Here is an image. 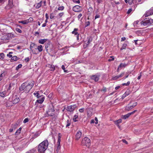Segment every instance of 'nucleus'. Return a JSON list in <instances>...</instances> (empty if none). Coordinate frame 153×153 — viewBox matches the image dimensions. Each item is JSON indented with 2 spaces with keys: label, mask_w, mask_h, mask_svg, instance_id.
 <instances>
[{
  "label": "nucleus",
  "mask_w": 153,
  "mask_h": 153,
  "mask_svg": "<svg viewBox=\"0 0 153 153\" xmlns=\"http://www.w3.org/2000/svg\"><path fill=\"white\" fill-rule=\"evenodd\" d=\"M78 117V115L76 114L74 115V118L73 119V120L74 122H76L77 121V120H76V119Z\"/></svg>",
  "instance_id": "obj_35"
},
{
  "label": "nucleus",
  "mask_w": 153,
  "mask_h": 153,
  "mask_svg": "<svg viewBox=\"0 0 153 153\" xmlns=\"http://www.w3.org/2000/svg\"><path fill=\"white\" fill-rule=\"evenodd\" d=\"M111 58L112 59H108V61L109 62H111L112 61H114V56H111Z\"/></svg>",
  "instance_id": "obj_50"
},
{
  "label": "nucleus",
  "mask_w": 153,
  "mask_h": 153,
  "mask_svg": "<svg viewBox=\"0 0 153 153\" xmlns=\"http://www.w3.org/2000/svg\"><path fill=\"white\" fill-rule=\"evenodd\" d=\"M41 97L40 99L36 100L35 103L36 104V103H38L39 104H42L44 101L45 97L43 95L41 96V97Z\"/></svg>",
  "instance_id": "obj_13"
},
{
  "label": "nucleus",
  "mask_w": 153,
  "mask_h": 153,
  "mask_svg": "<svg viewBox=\"0 0 153 153\" xmlns=\"http://www.w3.org/2000/svg\"><path fill=\"white\" fill-rule=\"evenodd\" d=\"M122 141L123 143H125L126 144H128V142L125 140H123Z\"/></svg>",
  "instance_id": "obj_62"
},
{
  "label": "nucleus",
  "mask_w": 153,
  "mask_h": 153,
  "mask_svg": "<svg viewBox=\"0 0 153 153\" xmlns=\"http://www.w3.org/2000/svg\"><path fill=\"white\" fill-rule=\"evenodd\" d=\"M127 65V64L126 63H124L123 64L122 63H121L120 64V65H119V68H121L122 67H125Z\"/></svg>",
  "instance_id": "obj_31"
},
{
  "label": "nucleus",
  "mask_w": 153,
  "mask_h": 153,
  "mask_svg": "<svg viewBox=\"0 0 153 153\" xmlns=\"http://www.w3.org/2000/svg\"><path fill=\"white\" fill-rule=\"evenodd\" d=\"M66 122L67 123V124L66 125V127H67L70 126L71 124V123L68 120H67Z\"/></svg>",
  "instance_id": "obj_42"
},
{
  "label": "nucleus",
  "mask_w": 153,
  "mask_h": 153,
  "mask_svg": "<svg viewBox=\"0 0 153 153\" xmlns=\"http://www.w3.org/2000/svg\"><path fill=\"white\" fill-rule=\"evenodd\" d=\"M8 5L10 8H12L13 6V4L12 0L8 1Z\"/></svg>",
  "instance_id": "obj_26"
},
{
  "label": "nucleus",
  "mask_w": 153,
  "mask_h": 153,
  "mask_svg": "<svg viewBox=\"0 0 153 153\" xmlns=\"http://www.w3.org/2000/svg\"><path fill=\"white\" fill-rule=\"evenodd\" d=\"M48 67L50 68V70L51 71H54L55 70V68L54 66L52 65H48Z\"/></svg>",
  "instance_id": "obj_23"
},
{
  "label": "nucleus",
  "mask_w": 153,
  "mask_h": 153,
  "mask_svg": "<svg viewBox=\"0 0 153 153\" xmlns=\"http://www.w3.org/2000/svg\"><path fill=\"white\" fill-rule=\"evenodd\" d=\"M78 30H79L78 28H75L73 31H72V33L74 34L75 35H79V34L78 32Z\"/></svg>",
  "instance_id": "obj_21"
},
{
  "label": "nucleus",
  "mask_w": 153,
  "mask_h": 153,
  "mask_svg": "<svg viewBox=\"0 0 153 153\" xmlns=\"http://www.w3.org/2000/svg\"><path fill=\"white\" fill-rule=\"evenodd\" d=\"M48 143L47 140H45L40 143L38 147L39 152L44 153L48 148Z\"/></svg>",
  "instance_id": "obj_2"
},
{
  "label": "nucleus",
  "mask_w": 153,
  "mask_h": 153,
  "mask_svg": "<svg viewBox=\"0 0 153 153\" xmlns=\"http://www.w3.org/2000/svg\"><path fill=\"white\" fill-rule=\"evenodd\" d=\"M30 49L31 50V51L33 54H37V53L36 52L37 51V46H36V47Z\"/></svg>",
  "instance_id": "obj_22"
},
{
  "label": "nucleus",
  "mask_w": 153,
  "mask_h": 153,
  "mask_svg": "<svg viewBox=\"0 0 153 153\" xmlns=\"http://www.w3.org/2000/svg\"><path fill=\"white\" fill-rule=\"evenodd\" d=\"M62 68L64 70V71L65 72H67V71L65 70V67L64 65H62Z\"/></svg>",
  "instance_id": "obj_52"
},
{
  "label": "nucleus",
  "mask_w": 153,
  "mask_h": 153,
  "mask_svg": "<svg viewBox=\"0 0 153 153\" xmlns=\"http://www.w3.org/2000/svg\"><path fill=\"white\" fill-rule=\"evenodd\" d=\"M137 111V110H135L134 111H133L127 114H126L124 115H123L122 116V118L124 120H126V119L128 118L129 117V116L133 114H134V113L136 112Z\"/></svg>",
  "instance_id": "obj_7"
},
{
  "label": "nucleus",
  "mask_w": 153,
  "mask_h": 153,
  "mask_svg": "<svg viewBox=\"0 0 153 153\" xmlns=\"http://www.w3.org/2000/svg\"><path fill=\"white\" fill-rule=\"evenodd\" d=\"M5 74L4 72H2L0 75V81H1L3 79V76H5Z\"/></svg>",
  "instance_id": "obj_33"
},
{
  "label": "nucleus",
  "mask_w": 153,
  "mask_h": 153,
  "mask_svg": "<svg viewBox=\"0 0 153 153\" xmlns=\"http://www.w3.org/2000/svg\"><path fill=\"white\" fill-rule=\"evenodd\" d=\"M74 2L76 3L79 4L80 3V1L79 0H72Z\"/></svg>",
  "instance_id": "obj_45"
},
{
  "label": "nucleus",
  "mask_w": 153,
  "mask_h": 153,
  "mask_svg": "<svg viewBox=\"0 0 153 153\" xmlns=\"http://www.w3.org/2000/svg\"><path fill=\"white\" fill-rule=\"evenodd\" d=\"M137 105V102H135L132 105V106H133V108H134V107L135 106Z\"/></svg>",
  "instance_id": "obj_61"
},
{
  "label": "nucleus",
  "mask_w": 153,
  "mask_h": 153,
  "mask_svg": "<svg viewBox=\"0 0 153 153\" xmlns=\"http://www.w3.org/2000/svg\"><path fill=\"white\" fill-rule=\"evenodd\" d=\"M19 23L23 24L24 25L27 24L28 23V21L25 20L24 21H19Z\"/></svg>",
  "instance_id": "obj_28"
},
{
  "label": "nucleus",
  "mask_w": 153,
  "mask_h": 153,
  "mask_svg": "<svg viewBox=\"0 0 153 153\" xmlns=\"http://www.w3.org/2000/svg\"><path fill=\"white\" fill-rule=\"evenodd\" d=\"M134 0H128V3L129 4L131 5L133 3H134Z\"/></svg>",
  "instance_id": "obj_43"
},
{
  "label": "nucleus",
  "mask_w": 153,
  "mask_h": 153,
  "mask_svg": "<svg viewBox=\"0 0 153 153\" xmlns=\"http://www.w3.org/2000/svg\"><path fill=\"white\" fill-rule=\"evenodd\" d=\"M22 65L21 64H19L18 66L16 67V69L17 70L19 68H20L22 67Z\"/></svg>",
  "instance_id": "obj_51"
},
{
  "label": "nucleus",
  "mask_w": 153,
  "mask_h": 153,
  "mask_svg": "<svg viewBox=\"0 0 153 153\" xmlns=\"http://www.w3.org/2000/svg\"><path fill=\"white\" fill-rule=\"evenodd\" d=\"M60 149V146H57L56 148L55 149L54 152L55 153H58Z\"/></svg>",
  "instance_id": "obj_29"
},
{
  "label": "nucleus",
  "mask_w": 153,
  "mask_h": 153,
  "mask_svg": "<svg viewBox=\"0 0 153 153\" xmlns=\"http://www.w3.org/2000/svg\"><path fill=\"white\" fill-rule=\"evenodd\" d=\"M9 94V93L7 92V91H4L0 92V96L3 98L8 96Z\"/></svg>",
  "instance_id": "obj_10"
},
{
  "label": "nucleus",
  "mask_w": 153,
  "mask_h": 153,
  "mask_svg": "<svg viewBox=\"0 0 153 153\" xmlns=\"http://www.w3.org/2000/svg\"><path fill=\"white\" fill-rule=\"evenodd\" d=\"M47 40V39H41L39 40V43L41 44H44Z\"/></svg>",
  "instance_id": "obj_24"
},
{
  "label": "nucleus",
  "mask_w": 153,
  "mask_h": 153,
  "mask_svg": "<svg viewBox=\"0 0 153 153\" xmlns=\"http://www.w3.org/2000/svg\"><path fill=\"white\" fill-rule=\"evenodd\" d=\"M124 75V73L123 72L120 75H118V77L119 78L121 77H122Z\"/></svg>",
  "instance_id": "obj_54"
},
{
  "label": "nucleus",
  "mask_w": 153,
  "mask_h": 153,
  "mask_svg": "<svg viewBox=\"0 0 153 153\" xmlns=\"http://www.w3.org/2000/svg\"><path fill=\"white\" fill-rule=\"evenodd\" d=\"M55 110L53 105L51 104L50 105L49 108L47 113L49 116H52L54 114Z\"/></svg>",
  "instance_id": "obj_4"
},
{
  "label": "nucleus",
  "mask_w": 153,
  "mask_h": 153,
  "mask_svg": "<svg viewBox=\"0 0 153 153\" xmlns=\"http://www.w3.org/2000/svg\"><path fill=\"white\" fill-rule=\"evenodd\" d=\"M25 62H27L29 61V58L28 57H27V58L25 59Z\"/></svg>",
  "instance_id": "obj_59"
},
{
  "label": "nucleus",
  "mask_w": 153,
  "mask_h": 153,
  "mask_svg": "<svg viewBox=\"0 0 153 153\" xmlns=\"http://www.w3.org/2000/svg\"><path fill=\"white\" fill-rule=\"evenodd\" d=\"M100 15L98 14L96 15L95 17V19H96L97 18H99L100 17Z\"/></svg>",
  "instance_id": "obj_56"
},
{
  "label": "nucleus",
  "mask_w": 153,
  "mask_h": 153,
  "mask_svg": "<svg viewBox=\"0 0 153 153\" xmlns=\"http://www.w3.org/2000/svg\"><path fill=\"white\" fill-rule=\"evenodd\" d=\"M4 55L3 53H0V59H2L4 58Z\"/></svg>",
  "instance_id": "obj_40"
},
{
  "label": "nucleus",
  "mask_w": 153,
  "mask_h": 153,
  "mask_svg": "<svg viewBox=\"0 0 153 153\" xmlns=\"http://www.w3.org/2000/svg\"><path fill=\"white\" fill-rule=\"evenodd\" d=\"M11 59L14 61H16L18 60L17 57L16 56H14L12 57Z\"/></svg>",
  "instance_id": "obj_36"
},
{
  "label": "nucleus",
  "mask_w": 153,
  "mask_h": 153,
  "mask_svg": "<svg viewBox=\"0 0 153 153\" xmlns=\"http://www.w3.org/2000/svg\"><path fill=\"white\" fill-rule=\"evenodd\" d=\"M153 22V20L146 18L141 22V24H143L144 26L149 25Z\"/></svg>",
  "instance_id": "obj_5"
},
{
  "label": "nucleus",
  "mask_w": 153,
  "mask_h": 153,
  "mask_svg": "<svg viewBox=\"0 0 153 153\" xmlns=\"http://www.w3.org/2000/svg\"><path fill=\"white\" fill-rule=\"evenodd\" d=\"M64 9V7L63 6H60L58 7V10H63Z\"/></svg>",
  "instance_id": "obj_39"
},
{
  "label": "nucleus",
  "mask_w": 153,
  "mask_h": 153,
  "mask_svg": "<svg viewBox=\"0 0 153 153\" xmlns=\"http://www.w3.org/2000/svg\"><path fill=\"white\" fill-rule=\"evenodd\" d=\"M119 78L118 75L116 76H113L112 77V79L113 80H116Z\"/></svg>",
  "instance_id": "obj_44"
},
{
  "label": "nucleus",
  "mask_w": 153,
  "mask_h": 153,
  "mask_svg": "<svg viewBox=\"0 0 153 153\" xmlns=\"http://www.w3.org/2000/svg\"><path fill=\"white\" fill-rule=\"evenodd\" d=\"M101 91H103L105 92L106 91V88L105 87H103V88L101 90Z\"/></svg>",
  "instance_id": "obj_58"
},
{
  "label": "nucleus",
  "mask_w": 153,
  "mask_h": 153,
  "mask_svg": "<svg viewBox=\"0 0 153 153\" xmlns=\"http://www.w3.org/2000/svg\"><path fill=\"white\" fill-rule=\"evenodd\" d=\"M26 20L28 21V23H29L30 22L32 21L33 20V19L32 17H30L28 19H27Z\"/></svg>",
  "instance_id": "obj_47"
},
{
  "label": "nucleus",
  "mask_w": 153,
  "mask_h": 153,
  "mask_svg": "<svg viewBox=\"0 0 153 153\" xmlns=\"http://www.w3.org/2000/svg\"><path fill=\"white\" fill-rule=\"evenodd\" d=\"M64 13L63 12H61L60 13H59L58 14V15L60 17H61L63 15Z\"/></svg>",
  "instance_id": "obj_55"
},
{
  "label": "nucleus",
  "mask_w": 153,
  "mask_h": 153,
  "mask_svg": "<svg viewBox=\"0 0 153 153\" xmlns=\"http://www.w3.org/2000/svg\"><path fill=\"white\" fill-rule=\"evenodd\" d=\"M61 137L59 136L58 137V139L57 141V142H59V143H60L61 141Z\"/></svg>",
  "instance_id": "obj_60"
},
{
  "label": "nucleus",
  "mask_w": 153,
  "mask_h": 153,
  "mask_svg": "<svg viewBox=\"0 0 153 153\" xmlns=\"http://www.w3.org/2000/svg\"><path fill=\"white\" fill-rule=\"evenodd\" d=\"M82 16V14L81 13H80L79 14V15H78V18L79 19Z\"/></svg>",
  "instance_id": "obj_63"
},
{
  "label": "nucleus",
  "mask_w": 153,
  "mask_h": 153,
  "mask_svg": "<svg viewBox=\"0 0 153 153\" xmlns=\"http://www.w3.org/2000/svg\"><path fill=\"white\" fill-rule=\"evenodd\" d=\"M33 94L38 98L41 97V96H39V94L37 91H35L33 93Z\"/></svg>",
  "instance_id": "obj_30"
},
{
  "label": "nucleus",
  "mask_w": 153,
  "mask_h": 153,
  "mask_svg": "<svg viewBox=\"0 0 153 153\" xmlns=\"http://www.w3.org/2000/svg\"><path fill=\"white\" fill-rule=\"evenodd\" d=\"M130 82L128 81L126 83H123L122 84V85L123 86H128L130 84Z\"/></svg>",
  "instance_id": "obj_41"
},
{
  "label": "nucleus",
  "mask_w": 153,
  "mask_h": 153,
  "mask_svg": "<svg viewBox=\"0 0 153 153\" xmlns=\"http://www.w3.org/2000/svg\"><path fill=\"white\" fill-rule=\"evenodd\" d=\"M13 53L12 52H9V53L7 54V56L9 57V58H11L12 57V55L11 54Z\"/></svg>",
  "instance_id": "obj_37"
},
{
  "label": "nucleus",
  "mask_w": 153,
  "mask_h": 153,
  "mask_svg": "<svg viewBox=\"0 0 153 153\" xmlns=\"http://www.w3.org/2000/svg\"><path fill=\"white\" fill-rule=\"evenodd\" d=\"M93 10V8L92 7H89L88 9L89 12H92Z\"/></svg>",
  "instance_id": "obj_57"
},
{
  "label": "nucleus",
  "mask_w": 153,
  "mask_h": 153,
  "mask_svg": "<svg viewBox=\"0 0 153 153\" xmlns=\"http://www.w3.org/2000/svg\"><path fill=\"white\" fill-rule=\"evenodd\" d=\"M36 46H37L35 45V43H32L30 45V49H31L33 48H34L36 47Z\"/></svg>",
  "instance_id": "obj_34"
},
{
  "label": "nucleus",
  "mask_w": 153,
  "mask_h": 153,
  "mask_svg": "<svg viewBox=\"0 0 153 153\" xmlns=\"http://www.w3.org/2000/svg\"><path fill=\"white\" fill-rule=\"evenodd\" d=\"M42 4V1H41L39 3H37V4H36L34 5V6L35 7L36 9H39V8L41 6Z\"/></svg>",
  "instance_id": "obj_19"
},
{
  "label": "nucleus",
  "mask_w": 153,
  "mask_h": 153,
  "mask_svg": "<svg viewBox=\"0 0 153 153\" xmlns=\"http://www.w3.org/2000/svg\"><path fill=\"white\" fill-rule=\"evenodd\" d=\"M29 121V120L28 118H25L23 120V123H26Z\"/></svg>",
  "instance_id": "obj_49"
},
{
  "label": "nucleus",
  "mask_w": 153,
  "mask_h": 153,
  "mask_svg": "<svg viewBox=\"0 0 153 153\" xmlns=\"http://www.w3.org/2000/svg\"><path fill=\"white\" fill-rule=\"evenodd\" d=\"M81 144L82 146H85L87 147H89L91 144V140L88 137H85L82 139Z\"/></svg>",
  "instance_id": "obj_3"
},
{
  "label": "nucleus",
  "mask_w": 153,
  "mask_h": 153,
  "mask_svg": "<svg viewBox=\"0 0 153 153\" xmlns=\"http://www.w3.org/2000/svg\"><path fill=\"white\" fill-rule=\"evenodd\" d=\"M76 107V105L75 104L68 106L66 109L68 111L71 112L73 111Z\"/></svg>",
  "instance_id": "obj_6"
},
{
  "label": "nucleus",
  "mask_w": 153,
  "mask_h": 153,
  "mask_svg": "<svg viewBox=\"0 0 153 153\" xmlns=\"http://www.w3.org/2000/svg\"><path fill=\"white\" fill-rule=\"evenodd\" d=\"M127 46V44L125 43L123 44L122 46V47L120 48V50H122L123 49H125Z\"/></svg>",
  "instance_id": "obj_32"
},
{
  "label": "nucleus",
  "mask_w": 153,
  "mask_h": 153,
  "mask_svg": "<svg viewBox=\"0 0 153 153\" xmlns=\"http://www.w3.org/2000/svg\"><path fill=\"white\" fill-rule=\"evenodd\" d=\"M132 10V8L129 9L128 10L127 13V14H129Z\"/></svg>",
  "instance_id": "obj_48"
},
{
  "label": "nucleus",
  "mask_w": 153,
  "mask_h": 153,
  "mask_svg": "<svg viewBox=\"0 0 153 153\" xmlns=\"http://www.w3.org/2000/svg\"><path fill=\"white\" fill-rule=\"evenodd\" d=\"M122 120L121 119H119L117 120L114 121V123L117 126L120 128V126L119 125V123H121L122 122Z\"/></svg>",
  "instance_id": "obj_20"
},
{
  "label": "nucleus",
  "mask_w": 153,
  "mask_h": 153,
  "mask_svg": "<svg viewBox=\"0 0 153 153\" xmlns=\"http://www.w3.org/2000/svg\"><path fill=\"white\" fill-rule=\"evenodd\" d=\"M130 94V92L129 90H127L125 93L123 95L122 99H124L125 97L127 96L128 95Z\"/></svg>",
  "instance_id": "obj_18"
},
{
  "label": "nucleus",
  "mask_w": 153,
  "mask_h": 153,
  "mask_svg": "<svg viewBox=\"0 0 153 153\" xmlns=\"http://www.w3.org/2000/svg\"><path fill=\"white\" fill-rule=\"evenodd\" d=\"M15 30L17 32H19L20 33H21L22 32L21 30L19 28H16Z\"/></svg>",
  "instance_id": "obj_38"
},
{
  "label": "nucleus",
  "mask_w": 153,
  "mask_h": 153,
  "mask_svg": "<svg viewBox=\"0 0 153 153\" xmlns=\"http://www.w3.org/2000/svg\"><path fill=\"white\" fill-rule=\"evenodd\" d=\"M51 46L52 45L51 42L50 41H49L48 43H45V48L46 51H47L49 50H51Z\"/></svg>",
  "instance_id": "obj_11"
},
{
  "label": "nucleus",
  "mask_w": 153,
  "mask_h": 153,
  "mask_svg": "<svg viewBox=\"0 0 153 153\" xmlns=\"http://www.w3.org/2000/svg\"><path fill=\"white\" fill-rule=\"evenodd\" d=\"M126 39V38L125 37H122L121 39V42H123L125 41Z\"/></svg>",
  "instance_id": "obj_64"
},
{
  "label": "nucleus",
  "mask_w": 153,
  "mask_h": 153,
  "mask_svg": "<svg viewBox=\"0 0 153 153\" xmlns=\"http://www.w3.org/2000/svg\"><path fill=\"white\" fill-rule=\"evenodd\" d=\"M9 39V37L7 35H4L2 37V39L4 40H8Z\"/></svg>",
  "instance_id": "obj_27"
},
{
  "label": "nucleus",
  "mask_w": 153,
  "mask_h": 153,
  "mask_svg": "<svg viewBox=\"0 0 153 153\" xmlns=\"http://www.w3.org/2000/svg\"><path fill=\"white\" fill-rule=\"evenodd\" d=\"M37 48L39 52H41L43 50L42 46L41 45H40L37 47Z\"/></svg>",
  "instance_id": "obj_25"
},
{
  "label": "nucleus",
  "mask_w": 153,
  "mask_h": 153,
  "mask_svg": "<svg viewBox=\"0 0 153 153\" xmlns=\"http://www.w3.org/2000/svg\"><path fill=\"white\" fill-rule=\"evenodd\" d=\"M73 10L75 12H79L82 11V8L79 5H76L73 7Z\"/></svg>",
  "instance_id": "obj_9"
},
{
  "label": "nucleus",
  "mask_w": 153,
  "mask_h": 153,
  "mask_svg": "<svg viewBox=\"0 0 153 153\" xmlns=\"http://www.w3.org/2000/svg\"><path fill=\"white\" fill-rule=\"evenodd\" d=\"M90 24V22L89 21H88L86 22L85 27H87L88 26H89Z\"/></svg>",
  "instance_id": "obj_46"
},
{
  "label": "nucleus",
  "mask_w": 153,
  "mask_h": 153,
  "mask_svg": "<svg viewBox=\"0 0 153 153\" xmlns=\"http://www.w3.org/2000/svg\"><path fill=\"white\" fill-rule=\"evenodd\" d=\"M34 84V82L33 81L24 82L20 87L19 90L21 91H23L26 93H27L32 88Z\"/></svg>",
  "instance_id": "obj_1"
},
{
  "label": "nucleus",
  "mask_w": 153,
  "mask_h": 153,
  "mask_svg": "<svg viewBox=\"0 0 153 153\" xmlns=\"http://www.w3.org/2000/svg\"><path fill=\"white\" fill-rule=\"evenodd\" d=\"M91 78L92 79L94 80L95 81H97L99 79V76L96 75H93L91 76Z\"/></svg>",
  "instance_id": "obj_15"
},
{
  "label": "nucleus",
  "mask_w": 153,
  "mask_h": 153,
  "mask_svg": "<svg viewBox=\"0 0 153 153\" xmlns=\"http://www.w3.org/2000/svg\"><path fill=\"white\" fill-rule=\"evenodd\" d=\"M84 110V108H81L79 109V112L80 113H82Z\"/></svg>",
  "instance_id": "obj_53"
},
{
  "label": "nucleus",
  "mask_w": 153,
  "mask_h": 153,
  "mask_svg": "<svg viewBox=\"0 0 153 153\" xmlns=\"http://www.w3.org/2000/svg\"><path fill=\"white\" fill-rule=\"evenodd\" d=\"M87 39L88 40L87 43H86V47H87L90 42H92L93 40L92 37L91 36L88 37Z\"/></svg>",
  "instance_id": "obj_17"
},
{
  "label": "nucleus",
  "mask_w": 153,
  "mask_h": 153,
  "mask_svg": "<svg viewBox=\"0 0 153 153\" xmlns=\"http://www.w3.org/2000/svg\"><path fill=\"white\" fill-rule=\"evenodd\" d=\"M131 101L130 103L126 107V110L127 111H129L130 110L132 109L133 108V106L132 105H131L130 104L131 103Z\"/></svg>",
  "instance_id": "obj_16"
},
{
  "label": "nucleus",
  "mask_w": 153,
  "mask_h": 153,
  "mask_svg": "<svg viewBox=\"0 0 153 153\" xmlns=\"http://www.w3.org/2000/svg\"><path fill=\"white\" fill-rule=\"evenodd\" d=\"M20 101V99L19 97H16L13 98V103L14 104H16L18 103Z\"/></svg>",
  "instance_id": "obj_14"
},
{
  "label": "nucleus",
  "mask_w": 153,
  "mask_h": 153,
  "mask_svg": "<svg viewBox=\"0 0 153 153\" xmlns=\"http://www.w3.org/2000/svg\"><path fill=\"white\" fill-rule=\"evenodd\" d=\"M81 132L79 131H78L76 134L75 139L77 140H78L81 137Z\"/></svg>",
  "instance_id": "obj_12"
},
{
  "label": "nucleus",
  "mask_w": 153,
  "mask_h": 153,
  "mask_svg": "<svg viewBox=\"0 0 153 153\" xmlns=\"http://www.w3.org/2000/svg\"><path fill=\"white\" fill-rule=\"evenodd\" d=\"M153 14V8H151L150 10L146 11L144 15V16L146 17L149 16Z\"/></svg>",
  "instance_id": "obj_8"
}]
</instances>
